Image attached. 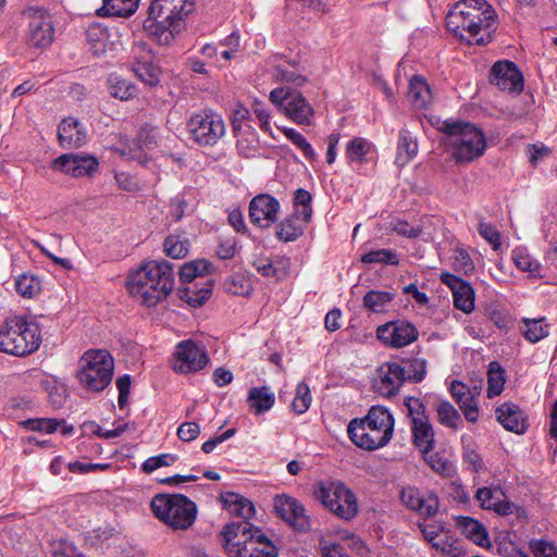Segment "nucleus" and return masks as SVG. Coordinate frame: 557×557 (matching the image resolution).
Segmentation results:
<instances>
[{
    "instance_id": "obj_8",
    "label": "nucleus",
    "mask_w": 557,
    "mask_h": 557,
    "mask_svg": "<svg viewBox=\"0 0 557 557\" xmlns=\"http://www.w3.org/2000/svg\"><path fill=\"white\" fill-rule=\"evenodd\" d=\"M312 495L325 509L343 520H351L358 513L359 505L355 493L338 480L317 482Z\"/></svg>"
},
{
    "instance_id": "obj_53",
    "label": "nucleus",
    "mask_w": 557,
    "mask_h": 557,
    "mask_svg": "<svg viewBox=\"0 0 557 557\" xmlns=\"http://www.w3.org/2000/svg\"><path fill=\"white\" fill-rule=\"evenodd\" d=\"M281 131L307 159L313 160L315 158L314 149L301 133L290 127H282Z\"/></svg>"
},
{
    "instance_id": "obj_37",
    "label": "nucleus",
    "mask_w": 557,
    "mask_h": 557,
    "mask_svg": "<svg viewBox=\"0 0 557 557\" xmlns=\"http://www.w3.org/2000/svg\"><path fill=\"white\" fill-rule=\"evenodd\" d=\"M107 83L110 96L115 99L128 101L137 96V87L131 81L119 74H110Z\"/></svg>"
},
{
    "instance_id": "obj_23",
    "label": "nucleus",
    "mask_w": 557,
    "mask_h": 557,
    "mask_svg": "<svg viewBox=\"0 0 557 557\" xmlns=\"http://www.w3.org/2000/svg\"><path fill=\"white\" fill-rule=\"evenodd\" d=\"M399 498L407 508L424 517L434 516L438 509V500L434 494L413 486L404 487Z\"/></svg>"
},
{
    "instance_id": "obj_10",
    "label": "nucleus",
    "mask_w": 557,
    "mask_h": 557,
    "mask_svg": "<svg viewBox=\"0 0 557 557\" xmlns=\"http://www.w3.org/2000/svg\"><path fill=\"white\" fill-rule=\"evenodd\" d=\"M269 100L280 113L294 123L305 126L313 123L314 109L299 91L277 87L271 90Z\"/></svg>"
},
{
    "instance_id": "obj_62",
    "label": "nucleus",
    "mask_w": 557,
    "mask_h": 557,
    "mask_svg": "<svg viewBox=\"0 0 557 557\" xmlns=\"http://www.w3.org/2000/svg\"><path fill=\"white\" fill-rule=\"evenodd\" d=\"M530 549L535 557H557V548L545 540H533L530 542Z\"/></svg>"
},
{
    "instance_id": "obj_56",
    "label": "nucleus",
    "mask_w": 557,
    "mask_h": 557,
    "mask_svg": "<svg viewBox=\"0 0 557 557\" xmlns=\"http://www.w3.org/2000/svg\"><path fill=\"white\" fill-rule=\"evenodd\" d=\"M164 252L173 259L184 258L188 252V243L178 235H171L164 242Z\"/></svg>"
},
{
    "instance_id": "obj_33",
    "label": "nucleus",
    "mask_w": 557,
    "mask_h": 557,
    "mask_svg": "<svg viewBox=\"0 0 557 557\" xmlns=\"http://www.w3.org/2000/svg\"><path fill=\"white\" fill-rule=\"evenodd\" d=\"M221 498L230 513L243 518L244 521H249L255 516V506L248 498L233 492L225 493Z\"/></svg>"
},
{
    "instance_id": "obj_26",
    "label": "nucleus",
    "mask_w": 557,
    "mask_h": 557,
    "mask_svg": "<svg viewBox=\"0 0 557 557\" xmlns=\"http://www.w3.org/2000/svg\"><path fill=\"white\" fill-rule=\"evenodd\" d=\"M58 136L61 146L64 148L79 147L87 140L86 128L74 117H66L61 121Z\"/></svg>"
},
{
    "instance_id": "obj_24",
    "label": "nucleus",
    "mask_w": 557,
    "mask_h": 557,
    "mask_svg": "<svg viewBox=\"0 0 557 557\" xmlns=\"http://www.w3.org/2000/svg\"><path fill=\"white\" fill-rule=\"evenodd\" d=\"M280 202L268 194L256 196L249 206V216L252 223L268 227L277 219Z\"/></svg>"
},
{
    "instance_id": "obj_41",
    "label": "nucleus",
    "mask_w": 557,
    "mask_h": 557,
    "mask_svg": "<svg viewBox=\"0 0 557 557\" xmlns=\"http://www.w3.org/2000/svg\"><path fill=\"white\" fill-rule=\"evenodd\" d=\"M22 424L30 431L44 432L47 434L54 433L60 429L63 435H71L74 430L73 426L66 425L63 420L58 419H28L23 421Z\"/></svg>"
},
{
    "instance_id": "obj_51",
    "label": "nucleus",
    "mask_w": 557,
    "mask_h": 557,
    "mask_svg": "<svg viewBox=\"0 0 557 557\" xmlns=\"http://www.w3.org/2000/svg\"><path fill=\"white\" fill-rule=\"evenodd\" d=\"M393 298L394 295L392 293L382 290H371L364 296L363 304L364 307L370 309L371 311L381 312L393 300Z\"/></svg>"
},
{
    "instance_id": "obj_48",
    "label": "nucleus",
    "mask_w": 557,
    "mask_h": 557,
    "mask_svg": "<svg viewBox=\"0 0 557 557\" xmlns=\"http://www.w3.org/2000/svg\"><path fill=\"white\" fill-rule=\"evenodd\" d=\"M523 335L530 343H537L549 334L548 325L544 319H524Z\"/></svg>"
},
{
    "instance_id": "obj_19",
    "label": "nucleus",
    "mask_w": 557,
    "mask_h": 557,
    "mask_svg": "<svg viewBox=\"0 0 557 557\" xmlns=\"http://www.w3.org/2000/svg\"><path fill=\"white\" fill-rule=\"evenodd\" d=\"M134 63L133 71L146 85L157 86L160 82L161 70L153 63L151 48L145 42H136L132 50Z\"/></svg>"
},
{
    "instance_id": "obj_28",
    "label": "nucleus",
    "mask_w": 557,
    "mask_h": 557,
    "mask_svg": "<svg viewBox=\"0 0 557 557\" xmlns=\"http://www.w3.org/2000/svg\"><path fill=\"white\" fill-rule=\"evenodd\" d=\"M456 525L460 532L475 545L483 548L491 547V541L486 528L478 520L460 516L456 519Z\"/></svg>"
},
{
    "instance_id": "obj_46",
    "label": "nucleus",
    "mask_w": 557,
    "mask_h": 557,
    "mask_svg": "<svg viewBox=\"0 0 557 557\" xmlns=\"http://www.w3.org/2000/svg\"><path fill=\"white\" fill-rule=\"evenodd\" d=\"M211 263L205 259L194 260L182 265L180 278L184 283H189L196 277L203 276L210 272Z\"/></svg>"
},
{
    "instance_id": "obj_12",
    "label": "nucleus",
    "mask_w": 557,
    "mask_h": 557,
    "mask_svg": "<svg viewBox=\"0 0 557 557\" xmlns=\"http://www.w3.org/2000/svg\"><path fill=\"white\" fill-rule=\"evenodd\" d=\"M209 363L206 349L191 339L180 342L173 352L172 367L177 373L189 374L201 371Z\"/></svg>"
},
{
    "instance_id": "obj_20",
    "label": "nucleus",
    "mask_w": 557,
    "mask_h": 557,
    "mask_svg": "<svg viewBox=\"0 0 557 557\" xmlns=\"http://www.w3.org/2000/svg\"><path fill=\"white\" fill-rule=\"evenodd\" d=\"M491 84L498 89L519 94L523 89V76L518 66L508 60L494 63L491 69Z\"/></svg>"
},
{
    "instance_id": "obj_16",
    "label": "nucleus",
    "mask_w": 557,
    "mask_h": 557,
    "mask_svg": "<svg viewBox=\"0 0 557 557\" xmlns=\"http://www.w3.org/2000/svg\"><path fill=\"white\" fill-rule=\"evenodd\" d=\"M158 138L159 132L157 129H143L137 140L129 143L126 139H122L114 147V150L122 158L137 160L139 163L145 164L148 160L146 154L158 146Z\"/></svg>"
},
{
    "instance_id": "obj_57",
    "label": "nucleus",
    "mask_w": 557,
    "mask_h": 557,
    "mask_svg": "<svg viewBox=\"0 0 557 557\" xmlns=\"http://www.w3.org/2000/svg\"><path fill=\"white\" fill-rule=\"evenodd\" d=\"M273 76L277 81L290 83L296 86H301L307 81L306 77L301 73H299L297 69H289V66L285 64L276 65L273 70Z\"/></svg>"
},
{
    "instance_id": "obj_55",
    "label": "nucleus",
    "mask_w": 557,
    "mask_h": 557,
    "mask_svg": "<svg viewBox=\"0 0 557 557\" xmlns=\"http://www.w3.org/2000/svg\"><path fill=\"white\" fill-rule=\"evenodd\" d=\"M363 263H384L396 265L399 262L398 255L391 249H377L369 251L361 257Z\"/></svg>"
},
{
    "instance_id": "obj_32",
    "label": "nucleus",
    "mask_w": 557,
    "mask_h": 557,
    "mask_svg": "<svg viewBox=\"0 0 557 557\" xmlns=\"http://www.w3.org/2000/svg\"><path fill=\"white\" fill-rule=\"evenodd\" d=\"M110 35L108 28L100 23H91L86 29V42L89 50L97 57L102 55L109 48Z\"/></svg>"
},
{
    "instance_id": "obj_45",
    "label": "nucleus",
    "mask_w": 557,
    "mask_h": 557,
    "mask_svg": "<svg viewBox=\"0 0 557 557\" xmlns=\"http://www.w3.org/2000/svg\"><path fill=\"white\" fill-rule=\"evenodd\" d=\"M425 462L431 467L433 471L443 476H453L456 472L455 465L445 457L442 453H430L423 454Z\"/></svg>"
},
{
    "instance_id": "obj_2",
    "label": "nucleus",
    "mask_w": 557,
    "mask_h": 557,
    "mask_svg": "<svg viewBox=\"0 0 557 557\" xmlns=\"http://www.w3.org/2000/svg\"><path fill=\"white\" fill-rule=\"evenodd\" d=\"M496 12L486 0H461L446 15V27L470 45L483 46L492 40Z\"/></svg>"
},
{
    "instance_id": "obj_17",
    "label": "nucleus",
    "mask_w": 557,
    "mask_h": 557,
    "mask_svg": "<svg viewBox=\"0 0 557 557\" xmlns=\"http://www.w3.org/2000/svg\"><path fill=\"white\" fill-rule=\"evenodd\" d=\"M377 339L386 346L401 348L418 338V331L407 321L387 322L376 329Z\"/></svg>"
},
{
    "instance_id": "obj_4",
    "label": "nucleus",
    "mask_w": 557,
    "mask_h": 557,
    "mask_svg": "<svg viewBox=\"0 0 557 557\" xmlns=\"http://www.w3.org/2000/svg\"><path fill=\"white\" fill-rule=\"evenodd\" d=\"M394 417L383 406H372L362 419L349 422L347 432L351 442L366 450L386 446L394 434Z\"/></svg>"
},
{
    "instance_id": "obj_36",
    "label": "nucleus",
    "mask_w": 557,
    "mask_h": 557,
    "mask_svg": "<svg viewBox=\"0 0 557 557\" xmlns=\"http://www.w3.org/2000/svg\"><path fill=\"white\" fill-rule=\"evenodd\" d=\"M247 401L256 414H261L273 407L275 395L268 386L252 387L248 392Z\"/></svg>"
},
{
    "instance_id": "obj_63",
    "label": "nucleus",
    "mask_w": 557,
    "mask_h": 557,
    "mask_svg": "<svg viewBox=\"0 0 557 557\" xmlns=\"http://www.w3.org/2000/svg\"><path fill=\"white\" fill-rule=\"evenodd\" d=\"M391 227L393 232L397 235L406 237V238H417L421 235V230L416 228V226L410 225L405 220H395L391 223Z\"/></svg>"
},
{
    "instance_id": "obj_7",
    "label": "nucleus",
    "mask_w": 557,
    "mask_h": 557,
    "mask_svg": "<svg viewBox=\"0 0 557 557\" xmlns=\"http://www.w3.org/2000/svg\"><path fill=\"white\" fill-rule=\"evenodd\" d=\"M153 515L173 530L189 529L197 518V506L181 494H158L151 502Z\"/></svg>"
},
{
    "instance_id": "obj_5",
    "label": "nucleus",
    "mask_w": 557,
    "mask_h": 557,
    "mask_svg": "<svg viewBox=\"0 0 557 557\" xmlns=\"http://www.w3.org/2000/svg\"><path fill=\"white\" fill-rule=\"evenodd\" d=\"M228 557H277V548L249 521L232 522L221 533Z\"/></svg>"
},
{
    "instance_id": "obj_29",
    "label": "nucleus",
    "mask_w": 557,
    "mask_h": 557,
    "mask_svg": "<svg viewBox=\"0 0 557 557\" xmlns=\"http://www.w3.org/2000/svg\"><path fill=\"white\" fill-rule=\"evenodd\" d=\"M413 443L422 454L433 450L435 438L428 417H413L411 421Z\"/></svg>"
},
{
    "instance_id": "obj_34",
    "label": "nucleus",
    "mask_w": 557,
    "mask_h": 557,
    "mask_svg": "<svg viewBox=\"0 0 557 557\" xmlns=\"http://www.w3.org/2000/svg\"><path fill=\"white\" fill-rule=\"evenodd\" d=\"M408 98L417 109H425L432 103L433 95L423 77L413 76L410 79Z\"/></svg>"
},
{
    "instance_id": "obj_58",
    "label": "nucleus",
    "mask_w": 557,
    "mask_h": 557,
    "mask_svg": "<svg viewBox=\"0 0 557 557\" xmlns=\"http://www.w3.org/2000/svg\"><path fill=\"white\" fill-rule=\"evenodd\" d=\"M312 397L309 386L304 382L299 383L296 387V395L292 403V409L296 413L301 414L309 409Z\"/></svg>"
},
{
    "instance_id": "obj_18",
    "label": "nucleus",
    "mask_w": 557,
    "mask_h": 557,
    "mask_svg": "<svg viewBox=\"0 0 557 557\" xmlns=\"http://www.w3.org/2000/svg\"><path fill=\"white\" fill-rule=\"evenodd\" d=\"M404 382L400 363L387 361L376 369L372 379V387L375 393L388 398L398 393Z\"/></svg>"
},
{
    "instance_id": "obj_3",
    "label": "nucleus",
    "mask_w": 557,
    "mask_h": 557,
    "mask_svg": "<svg viewBox=\"0 0 557 557\" xmlns=\"http://www.w3.org/2000/svg\"><path fill=\"white\" fill-rule=\"evenodd\" d=\"M443 145L456 164H469L481 158L487 148L483 131L470 122L443 121L440 125Z\"/></svg>"
},
{
    "instance_id": "obj_21",
    "label": "nucleus",
    "mask_w": 557,
    "mask_h": 557,
    "mask_svg": "<svg viewBox=\"0 0 557 557\" xmlns=\"http://www.w3.org/2000/svg\"><path fill=\"white\" fill-rule=\"evenodd\" d=\"M275 512L297 530H307L310 527L309 517L302 504L286 494L277 495L274 498Z\"/></svg>"
},
{
    "instance_id": "obj_54",
    "label": "nucleus",
    "mask_w": 557,
    "mask_h": 557,
    "mask_svg": "<svg viewBox=\"0 0 557 557\" xmlns=\"http://www.w3.org/2000/svg\"><path fill=\"white\" fill-rule=\"evenodd\" d=\"M294 205L297 218L308 222L312 213L310 193L302 188L297 189L295 193Z\"/></svg>"
},
{
    "instance_id": "obj_64",
    "label": "nucleus",
    "mask_w": 557,
    "mask_h": 557,
    "mask_svg": "<svg viewBox=\"0 0 557 557\" xmlns=\"http://www.w3.org/2000/svg\"><path fill=\"white\" fill-rule=\"evenodd\" d=\"M497 554L502 557H529L519 549L511 541L503 540L497 544Z\"/></svg>"
},
{
    "instance_id": "obj_40",
    "label": "nucleus",
    "mask_w": 557,
    "mask_h": 557,
    "mask_svg": "<svg viewBox=\"0 0 557 557\" xmlns=\"http://www.w3.org/2000/svg\"><path fill=\"white\" fill-rule=\"evenodd\" d=\"M234 134L237 138L236 148L240 156L253 158L260 153L259 136L252 127Z\"/></svg>"
},
{
    "instance_id": "obj_31",
    "label": "nucleus",
    "mask_w": 557,
    "mask_h": 557,
    "mask_svg": "<svg viewBox=\"0 0 557 557\" xmlns=\"http://www.w3.org/2000/svg\"><path fill=\"white\" fill-rule=\"evenodd\" d=\"M144 28L153 40L163 46L170 45L175 35L182 32L168 25L164 18L151 17L150 15L145 21Z\"/></svg>"
},
{
    "instance_id": "obj_59",
    "label": "nucleus",
    "mask_w": 557,
    "mask_h": 557,
    "mask_svg": "<svg viewBox=\"0 0 557 557\" xmlns=\"http://www.w3.org/2000/svg\"><path fill=\"white\" fill-rule=\"evenodd\" d=\"M176 460L177 457L175 455L161 454L146 459L141 465V469L146 473H151L161 467H168L173 465Z\"/></svg>"
},
{
    "instance_id": "obj_38",
    "label": "nucleus",
    "mask_w": 557,
    "mask_h": 557,
    "mask_svg": "<svg viewBox=\"0 0 557 557\" xmlns=\"http://www.w3.org/2000/svg\"><path fill=\"white\" fill-rule=\"evenodd\" d=\"M511 261L521 272H527L531 276H537L541 272V263L535 259L524 246H518L511 250Z\"/></svg>"
},
{
    "instance_id": "obj_11",
    "label": "nucleus",
    "mask_w": 557,
    "mask_h": 557,
    "mask_svg": "<svg viewBox=\"0 0 557 557\" xmlns=\"http://www.w3.org/2000/svg\"><path fill=\"white\" fill-rule=\"evenodd\" d=\"M186 127L190 138L201 146H213L225 135L224 120L212 110L191 114Z\"/></svg>"
},
{
    "instance_id": "obj_42",
    "label": "nucleus",
    "mask_w": 557,
    "mask_h": 557,
    "mask_svg": "<svg viewBox=\"0 0 557 557\" xmlns=\"http://www.w3.org/2000/svg\"><path fill=\"white\" fill-rule=\"evenodd\" d=\"M418 153V143L408 131L399 133L397 143L396 163L398 166L408 164Z\"/></svg>"
},
{
    "instance_id": "obj_14",
    "label": "nucleus",
    "mask_w": 557,
    "mask_h": 557,
    "mask_svg": "<svg viewBox=\"0 0 557 557\" xmlns=\"http://www.w3.org/2000/svg\"><path fill=\"white\" fill-rule=\"evenodd\" d=\"M28 22L27 40L36 48H45L53 41L54 29L50 15L41 9L27 10Z\"/></svg>"
},
{
    "instance_id": "obj_60",
    "label": "nucleus",
    "mask_w": 557,
    "mask_h": 557,
    "mask_svg": "<svg viewBox=\"0 0 557 557\" xmlns=\"http://www.w3.org/2000/svg\"><path fill=\"white\" fill-rule=\"evenodd\" d=\"M249 117V110L242 104H236L231 116L233 132L238 133L245 128H251Z\"/></svg>"
},
{
    "instance_id": "obj_25",
    "label": "nucleus",
    "mask_w": 557,
    "mask_h": 557,
    "mask_svg": "<svg viewBox=\"0 0 557 557\" xmlns=\"http://www.w3.org/2000/svg\"><path fill=\"white\" fill-rule=\"evenodd\" d=\"M498 422L508 431L523 434L528 428L525 413L512 403H504L496 409Z\"/></svg>"
},
{
    "instance_id": "obj_61",
    "label": "nucleus",
    "mask_w": 557,
    "mask_h": 557,
    "mask_svg": "<svg viewBox=\"0 0 557 557\" xmlns=\"http://www.w3.org/2000/svg\"><path fill=\"white\" fill-rule=\"evenodd\" d=\"M479 233L494 250H498L502 247L500 234L493 224L485 222L480 223Z\"/></svg>"
},
{
    "instance_id": "obj_49",
    "label": "nucleus",
    "mask_w": 557,
    "mask_h": 557,
    "mask_svg": "<svg viewBox=\"0 0 557 557\" xmlns=\"http://www.w3.org/2000/svg\"><path fill=\"white\" fill-rule=\"evenodd\" d=\"M404 381L421 382L426 374V361L424 359L414 358L400 363Z\"/></svg>"
},
{
    "instance_id": "obj_47",
    "label": "nucleus",
    "mask_w": 557,
    "mask_h": 557,
    "mask_svg": "<svg viewBox=\"0 0 557 557\" xmlns=\"http://www.w3.org/2000/svg\"><path fill=\"white\" fill-rule=\"evenodd\" d=\"M15 288L21 296L25 298H33L40 293L41 282L35 275L24 273L16 277Z\"/></svg>"
},
{
    "instance_id": "obj_15",
    "label": "nucleus",
    "mask_w": 557,
    "mask_h": 557,
    "mask_svg": "<svg viewBox=\"0 0 557 557\" xmlns=\"http://www.w3.org/2000/svg\"><path fill=\"white\" fill-rule=\"evenodd\" d=\"M99 162L91 154L65 153L54 159L51 168L53 171L64 173L73 177L91 176L98 171Z\"/></svg>"
},
{
    "instance_id": "obj_35",
    "label": "nucleus",
    "mask_w": 557,
    "mask_h": 557,
    "mask_svg": "<svg viewBox=\"0 0 557 557\" xmlns=\"http://www.w3.org/2000/svg\"><path fill=\"white\" fill-rule=\"evenodd\" d=\"M423 537L437 550L450 553L451 544L443 534L444 524L441 522H423L419 524Z\"/></svg>"
},
{
    "instance_id": "obj_27",
    "label": "nucleus",
    "mask_w": 557,
    "mask_h": 557,
    "mask_svg": "<svg viewBox=\"0 0 557 557\" xmlns=\"http://www.w3.org/2000/svg\"><path fill=\"white\" fill-rule=\"evenodd\" d=\"M373 153V144L362 137H354L345 146V159L352 166L370 162Z\"/></svg>"
},
{
    "instance_id": "obj_13",
    "label": "nucleus",
    "mask_w": 557,
    "mask_h": 557,
    "mask_svg": "<svg viewBox=\"0 0 557 557\" xmlns=\"http://www.w3.org/2000/svg\"><path fill=\"white\" fill-rule=\"evenodd\" d=\"M195 10L194 0H152L149 7L151 17L164 18L176 30L186 26V17Z\"/></svg>"
},
{
    "instance_id": "obj_9",
    "label": "nucleus",
    "mask_w": 557,
    "mask_h": 557,
    "mask_svg": "<svg viewBox=\"0 0 557 557\" xmlns=\"http://www.w3.org/2000/svg\"><path fill=\"white\" fill-rule=\"evenodd\" d=\"M113 370L114 362L109 351L90 349L82 356L76 376L87 391L101 392L111 383Z\"/></svg>"
},
{
    "instance_id": "obj_43",
    "label": "nucleus",
    "mask_w": 557,
    "mask_h": 557,
    "mask_svg": "<svg viewBox=\"0 0 557 557\" xmlns=\"http://www.w3.org/2000/svg\"><path fill=\"white\" fill-rule=\"evenodd\" d=\"M506 381L504 368L496 361L491 362L487 369L486 396L491 399L499 396L505 388Z\"/></svg>"
},
{
    "instance_id": "obj_39",
    "label": "nucleus",
    "mask_w": 557,
    "mask_h": 557,
    "mask_svg": "<svg viewBox=\"0 0 557 557\" xmlns=\"http://www.w3.org/2000/svg\"><path fill=\"white\" fill-rule=\"evenodd\" d=\"M140 0H103V5L97 10L98 15L122 16L133 15Z\"/></svg>"
},
{
    "instance_id": "obj_1",
    "label": "nucleus",
    "mask_w": 557,
    "mask_h": 557,
    "mask_svg": "<svg viewBox=\"0 0 557 557\" xmlns=\"http://www.w3.org/2000/svg\"><path fill=\"white\" fill-rule=\"evenodd\" d=\"M175 285L174 270L165 260H145L128 271L125 288L140 306L152 308L166 300Z\"/></svg>"
},
{
    "instance_id": "obj_22",
    "label": "nucleus",
    "mask_w": 557,
    "mask_h": 557,
    "mask_svg": "<svg viewBox=\"0 0 557 557\" xmlns=\"http://www.w3.org/2000/svg\"><path fill=\"white\" fill-rule=\"evenodd\" d=\"M440 280L453 294L454 306L465 313L474 310L475 293L470 283L449 273L442 272Z\"/></svg>"
},
{
    "instance_id": "obj_30",
    "label": "nucleus",
    "mask_w": 557,
    "mask_h": 557,
    "mask_svg": "<svg viewBox=\"0 0 557 557\" xmlns=\"http://www.w3.org/2000/svg\"><path fill=\"white\" fill-rule=\"evenodd\" d=\"M475 498L483 509L494 510L502 515L509 512V503L506 500V495L498 487L479 488Z\"/></svg>"
},
{
    "instance_id": "obj_44",
    "label": "nucleus",
    "mask_w": 557,
    "mask_h": 557,
    "mask_svg": "<svg viewBox=\"0 0 557 557\" xmlns=\"http://www.w3.org/2000/svg\"><path fill=\"white\" fill-rule=\"evenodd\" d=\"M437 421L446 428L457 429L461 423V418L456 408L445 399H437L434 403Z\"/></svg>"
},
{
    "instance_id": "obj_6",
    "label": "nucleus",
    "mask_w": 557,
    "mask_h": 557,
    "mask_svg": "<svg viewBox=\"0 0 557 557\" xmlns=\"http://www.w3.org/2000/svg\"><path fill=\"white\" fill-rule=\"evenodd\" d=\"M41 344V331L34 319L25 315H11L0 327V350L25 356L36 351Z\"/></svg>"
},
{
    "instance_id": "obj_52",
    "label": "nucleus",
    "mask_w": 557,
    "mask_h": 557,
    "mask_svg": "<svg viewBox=\"0 0 557 557\" xmlns=\"http://www.w3.org/2000/svg\"><path fill=\"white\" fill-rule=\"evenodd\" d=\"M453 269L463 275H471L474 272V263L470 255L463 248H456L451 256Z\"/></svg>"
},
{
    "instance_id": "obj_50",
    "label": "nucleus",
    "mask_w": 557,
    "mask_h": 557,
    "mask_svg": "<svg viewBox=\"0 0 557 557\" xmlns=\"http://www.w3.org/2000/svg\"><path fill=\"white\" fill-rule=\"evenodd\" d=\"M227 293L236 296H248L252 292L250 280L242 274H234L224 282Z\"/></svg>"
}]
</instances>
